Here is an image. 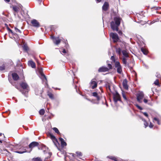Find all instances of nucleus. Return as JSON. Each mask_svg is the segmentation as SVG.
Wrapping results in <instances>:
<instances>
[{
    "label": "nucleus",
    "instance_id": "1",
    "mask_svg": "<svg viewBox=\"0 0 161 161\" xmlns=\"http://www.w3.org/2000/svg\"><path fill=\"white\" fill-rule=\"evenodd\" d=\"M116 51L119 56L121 55L122 54L124 56L122 59L123 64L125 66L129 67V64L127 62V58L129 57L128 53L127 51L125 50H122L120 48H118L116 49Z\"/></svg>",
    "mask_w": 161,
    "mask_h": 161
},
{
    "label": "nucleus",
    "instance_id": "2",
    "mask_svg": "<svg viewBox=\"0 0 161 161\" xmlns=\"http://www.w3.org/2000/svg\"><path fill=\"white\" fill-rule=\"evenodd\" d=\"M121 19L119 17H115L114 18L115 22L112 21L111 23V26L113 31H118V27L120 23Z\"/></svg>",
    "mask_w": 161,
    "mask_h": 161
},
{
    "label": "nucleus",
    "instance_id": "3",
    "mask_svg": "<svg viewBox=\"0 0 161 161\" xmlns=\"http://www.w3.org/2000/svg\"><path fill=\"white\" fill-rule=\"evenodd\" d=\"M38 145V142H34L31 143L29 145V147L31 149L29 152L27 151L26 149L25 148V147H23V149H22V151H15L14 152L20 154L23 153L27 152L30 153L31 151L33 148L37 146Z\"/></svg>",
    "mask_w": 161,
    "mask_h": 161
},
{
    "label": "nucleus",
    "instance_id": "4",
    "mask_svg": "<svg viewBox=\"0 0 161 161\" xmlns=\"http://www.w3.org/2000/svg\"><path fill=\"white\" fill-rule=\"evenodd\" d=\"M114 64L115 67L116 68L117 73L121 74L122 72V69L120 63L119 62L116 61Z\"/></svg>",
    "mask_w": 161,
    "mask_h": 161
},
{
    "label": "nucleus",
    "instance_id": "5",
    "mask_svg": "<svg viewBox=\"0 0 161 161\" xmlns=\"http://www.w3.org/2000/svg\"><path fill=\"white\" fill-rule=\"evenodd\" d=\"M22 6L20 4L13 6L12 8L14 11V14L15 16L16 15V13H18L19 11L22 9Z\"/></svg>",
    "mask_w": 161,
    "mask_h": 161
},
{
    "label": "nucleus",
    "instance_id": "6",
    "mask_svg": "<svg viewBox=\"0 0 161 161\" xmlns=\"http://www.w3.org/2000/svg\"><path fill=\"white\" fill-rule=\"evenodd\" d=\"M110 35L113 40L114 42H116L119 40L118 36L116 33H110Z\"/></svg>",
    "mask_w": 161,
    "mask_h": 161
},
{
    "label": "nucleus",
    "instance_id": "7",
    "mask_svg": "<svg viewBox=\"0 0 161 161\" xmlns=\"http://www.w3.org/2000/svg\"><path fill=\"white\" fill-rule=\"evenodd\" d=\"M144 97V95L143 92H141L138 93L137 95V100L140 103L142 102V100Z\"/></svg>",
    "mask_w": 161,
    "mask_h": 161
},
{
    "label": "nucleus",
    "instance_id": "8",
    "mask_svg": "<svg viewBox=\"0 0 161 161\" xmlns=\"http://www.w3.org/2000/svg\"><path fill=\"white\" fill-rule=\"evenodd\" d=\"M50 136L55 145L58 148V146L59 145V144L57 140L56 139L55 136L51 134L50 135Z\"/></svg>",
    "mask_w": 161,
    "mask_h": 161
},
{
    "label": "nucleus",
    "instance_id": "9",
    "mask_svg": "<svg viewBox=\"0 0 161 161\" xmlns=\"http://www.w3.org/2000/svg\"><path fill=\"white\" fill-rule=\"evenodd\" d=\"M113 97L115 103H116L118 101H120V95L117 92H116L114 94Z\"/></svg>",
    "mask_w": 161,
    "mask_h": 161
},
{
    "label": "nucleus",
    "instance_id": "10",
    "mask_svg": "<svg viewBox=\"0 0 161 161\" xmlns=\"http://www.w3.org/2000/svg\"><path fill=\"white\" fill-rule=\"evenodd\" d=\"M97 86V83L96 82L95 79H92L90 83V86L92 88L94 89Z\"/></svg>",
    "mask_w": 161,
    "mask_h": 161
},
{
    "label": "nucleus",
    "instance_id": "11",
    "mask_svg": "<svg viewBox=\"0 0 161 161\" xmlns=\"http://www.w3.org/2000/svg\"><path fill=\"white\" fill-rule=\"evenodd\" d=\"M51 38L53 40V43L56 45L58 44L61 42V40L58 37H54L52 36L51 37Z\"/></svg>",
    "mask_w": 161,
    "mask_h": 161
},
{
    "label": "nucleus",
    "instance_id": "12",
    "mask_svg": "<svg viewBox=\"0 0 161 161\" xmlns=\"http://www.w3.org/2000/svg\"><path fill=\"white\" fill-rule=\"evenodd\" d=\"M31 23L33 26L35 27H39L40 26L39 23L35 19L32 20L31 21Z\"/></svg>",
    "mask_w": 161,
    "mask_h": 161
},
{
    "label": "nucleus",
    "instance_id": "13",
    "mask_svg": "<svg viewBox=\"0 0 161 161\" xmlns=\"http://www.w3.org/2000/svg\"><path fill=\"white\" fill-rule=\"evenodd\" d=\"M21 87L23 89H25L28 92V86L27 84L25 82H22L20 84Z\"/></svg>",
    "mask_w": 161,
    "mask_h": 161
},
{
    "label": "nucleus",
    "instance_id": "14",
    "mask_svg": "<svg viewBox=\"0 0 161 161\" xmlns=\"http://www.w3.org/2000/svg\"><path fill=\"white\" fill-rule=\"evenodd\" d=\"M122 84L124 88L126 90H128V86L127 85V81L126 79H125L123 80Z\"/></svg>",
    "mask_w": 161,
    "mask_h": 161
},
{
    "label": "nucleus",
    "instance_id": "15",
    "mask_svg": "<svg viewBox=\"0 0 161 161\" xmlns=\"http://www.w3.org/2000/svg\"><path fill=\"white\" fill-rule=\"evenodd\" d=\"M108 68L104 66H102L98 70L99 72H105L108 71Z\"/></svg>",
    "mask_w": 161,
    "mask_h": 161
},
{
    "label": "nucleus",
    "instance_id": "16",
    "mask_svg": "<svg viewBox=\"0 0 161 161\" xmlns=\"http://www.w3.org/2000/svg\"><path fill=\"white\" fill-rule=\"evenodd\" d=\"M12 76L14 80H18L19 78V77L18 75L15 73H14L12 74Z\"/></svg>",
    "mask_w": 161,
    "mask_h": 161
},
{
    "label": "nucleus",
    "instance_id": "17",
    "mask_svg": "<svg viewBox=\"0 0 161 161\" xmlns=\"http://www.w3.org/2000/svg\"><path fill=\"white\" fill-rule=\"evenodd\" d=\"M108 7V3L105 2L103 6V9L104 10L106 11L107 10Z\"/></svg>",
    "mask_w": 161,
    "mask_h": 161
},
{
    "label": "nucleus",
    "instance_id": "18",
    "mask_svg": "<svg viewBox=\"0 0 161 161\" xmlns=\"http://www.w3.org/2000/svg\"><path fill=\"white\" fill-rule=\"evenodd\" d=\"M28 65L31 66L32 68H35L36 65L34 62L32 61H29L28 62Z\"/></svg>",
    "mask_w": 161,
    "mask_h": 161
},
{
    "label": "nucleus",
    "instance_id": "19",
    "mask_svg": "<svg viewBox=\"0 0 161 161\" xmlns=\"http://www.w3.org/2000/svg\"><path fill=\"white\" fill-rule=\"evenodd\" d=\"M59 139L61 141L62 147H64L67 145L66 143L64 141V140L62 138H60Z\"/></svg>",
    "mask_w": 161,
    "mask_h": 161
},
{
    "label": "nucleus",
    "instance_id": "20",
    "mask_svg": "<svg viewBox=\"0 0 161 161\" xmlns=\"http://www.w3.org/2000/svg\"><path fill=\"white\" fill-rule=\"evenodd\" d=\"M141 51L145 55H147V50H145L144 48H142L141 49Z\"/></svg>",
    "mask_w": 161,
    "mask_h": 161
},
{
    "label": "nucleus",
    "instance_id": "21",
    "mask_svg": "<svg viewBox=\"0 0 161 161\" xmlns=\"http://www.w3.org/2000/svg\"><path fill=\"white\" fill-rule=\"evenodd\" d=\"M92 94L93 96L96 97L97 99L98 100L99 99V97L98 96V94L96 92H93Z\"/></svg>",
    "mask_w": 161,
    "mask_h": 161
},
{
    "label": "nucleus",
    "instance_id": "22",
    "mask_svg": "<svg viewBox=\"0 0 161 161\" xmlns=\"http://www.w3.org/2000/svg\"><path fill=\"white\" fill-rule=\"evenodd\" d=\"M52 153L51 152H48L47 153V157L45 158V160H46L47 159H48L52 155Z\"/></svg>",
    "mask_w": 161,
    "mask_h": 161
},
{
    "label": "nucleus",
    "instance_id": "23",
    "mask_svg": "<svg viewBox=\"0 0 161 161\" xmlns=\"http://www.w3.org/2000/svg\"><path fill=\"white\" fill-rule=\"evenodd\" d=\"M39 114L41 115H43L45 113V110L44 109H41L39 112Z\"/></svg>",
    "mask_w": 161,
    "mask_h": 161
},
{
    "label": "nucleus",
    "instance_id": "24",
    "mask_svg": "<svg viewBox=\"0 0 161 161\" xmlns=\"http://www.w3.org/2000/svg\"><path fill=\"white\" fill-rule=\"evenodd\" d=\"M107 63L108 64V67L109 70V69H112V65L111 64H109V61H107Z\"/></svg>",
    "mask_w": 161,
    "mask_h": 161
},
{
    "label": "nucleus",
    "instance_id": "25",
    "mask_svg": "<svg viewBox=\"0 0 161 161\" xmlns=\"http://www.w3.org/2000/svg\"><path fill=\"white\" fill-rule=\"evenodd\" d=\"M33 160L35 161H42V160L40 158L37 157L36 158H34Z\"/></svg>",
    "mask_w": 161,
    "mask_h": 161
},
{
    "label": "nucleus",
    "instance_id": "26",
    "mask_svg": "<svg viewBox=\"0 0 161 161\" xmlns=\"http://www.w3.org/2000/svg\"><path fill=\"white\" fill-rule=\"evenodd\" d=\"M107 89L110 92L111 91L110 89V86L108 84H107L106 85Z\"/></svg>",
    "mask_w": 161,
    "mask_h": 161
},
{
    "label": "nucleus",
    "instance_id": "27",
    "mask_svg": "<svg viewBox=\"0 0 161 161\" xmlns=\"http://www.w3.org/2000/svg\"><path fill=\"white\" fill-rule=\"evenodd\" d=\"M53 129L57 134H59L60 133L58 129L57 128L54 127Z\"/></svg>",
    "mask_w": 161,
    "mask_h": 161
},
{
    "label": "nucleus",
    "instance_id": "28",
    "mask_svg": "<svg viewBox=\"0 0 161 161\" xmlns=\"http://www.w3.org/2000/svg\"><path fill=\"white\" fill-rule=\"evenodd\" d=\"M143 120L144 121V124L145 125V127L146 128L148 126V124L144 119H143Z\"/></svg>",
    "mask_w": 161,
    "mask_h": 161
},
{
    "label": "nucleus",
    "instance_id": "29",
    "mask_svg": "<svg viewBox=\"0 0 161 161\" xmlns=\"http://www.w3.org/2000/svg\"><path fill=\"white\" fill-rule=\"evenodd\" d=\"M155 121H156L158 124L160 125L159 120L158 119L156 118H154L153 119V121L154 122Z\"/></svg>",
    "mask_w": 161,
    "mask_h": 161
},
{
    "label": "nucleus",
    "instance_id": "30",
    "mask_svg": "<svg viewBox=\"0 0 161 161\" xmlns=\"http://www.w3.org/2000/svg\"><path fill=\"white\" fill-rule=\"evenodd\" d=\"M76 154H77V156L78 157L81 156L82 155V153L80 152H77L76 153Z\"/></svg>",
    "mask_w": 161,
    "mask_h": 161
},
{
    "label": "nucleus",
    "instance_id": "31",
    "mask_svg": "<svg viewBox=\"0 0 161 161\" xmlns=\"http://www.w3.org/2000/svg\"><path fill=\"white\" fill-rule=\"evenodd\" d=\"M42 75L43 76V82L45 81V83H47V79L44 74Z\"/></svg>",
    "mask_w": 161,
    "mask_h": 161
},
{
    "label": "nucleus",
    "instance_id": "32",
    "mask_svg": "<svg viewBox=\"0 0 161 161\" xmlns=\"http://www.w3.org/2000/svg\"><path fill=\"white\" fill-rule=\"evenodd\" d=\"M5 25L7 27V29H8V31L12 33H13V31H12L8 27V25L6 24H5Z\"/></svg>",
    "mask_w": 161,
    "mask_h": 161
},
{
    "label": "nucleus",
    "instance_id": "33",
    "mask_svg": "<svg viewBox=\"0 0 161 161\" xmlns=\"http://www.w3.org/2000/svg\"><path fill=\"white\" fill-rule=\"evenodd\" d=\"M122 95L123 97L124 98V99L125 100H127V99L126 97V96H125V93L123 92H122Z\"/></svg>",
    "mask_w": 161,
    "mask_h": 161
},
{
    "label": "nucleus",
    "instance_id": "34",
    "mask_svg": "<svg viewBox=\"0 0 161 161\" xmlns=\"http://www.w3.org/2000/svg\"><path fill=\"white\" fill-rule=\"evenodd\" d=\"M154 84L157 86L159 85V80H156L154 82Z\"/></svg>",
    "mask_w": 161,
    "mask_h": 161
},
{
    "label": "nucleus",
    "instance_id": "35",
    "mask_svg": "<svg viewBox=\"0 0 161 161\" xmlns=\"http://www.w3.org/2000/svg\"><path fill=\"white\" fill-rule=\"evenodd\" d=\"M23 48L24 49L25 51H27L28 49V47L25 45H24Z\"/></svg>",
    "mask_w": 161,
    "mask_h": 161
},
{
    "label": "nucleus",
    "instance_id": "36",
    "mask_svg": "<svg viewBox=\"0 0 161 161\" xmlns=\"http://www.w3.org/2000/svg\"><path fill=\"white\" fill-rule=\"evenodd\" d=\"M111 59L112 61L113 62H114V64L116 61H115V58L114 56H112L111 57Z\"/></svg>",
    "mask_w": 161,
    "mask_h": 161
},
{
    "label": "nucleus",
    "instance_id": "37",
    "mask_svg": "<svg viewBox=\"0 0 161 161\" xmlns=\"http://www.w3.org/2000/svg\"><path fill=\"white\" fill-rule=\"evenodd\" d=\"M14 29H15V31L16 32H19L20 33H21V31L19 30V29L15 27L14 28Z\"/></svg>",
    "mask_w": 161,
    "mask_h": 161
},
{
    "label": "nucleus",
    "instance_id": "38",
    "mask_svg": "<svg viewBox=\"0 0 161 161\" xmlns=\"http://www.w3.org/2000/svg\"><path fill=\"white\" fill-rule=\"evenodd\" d=\"M5 69V67L4 65L0 66V70L2 71Z\"/></svg>",
    "mask_w": 161,
    "mask_h": 161
},
{
    "label": "nucleus",
    "instance_id": "39",
    "mask_svg": "<svg viewBox=\"0 0 161 161\" xmlns=\"http://www.w3.org/2000/svg\"><path fill=\"white\" fill-rule=\"evenodd\" d=\"M48 96L50 98H53V95L51 93H49L48 94Z\"/></svg>",
    "mask_w": 161,
    "mask_h": 161
},
{
    "label": "nucleus",
    "instance_id": "40",
    "mask_svg": "<svg viewBox=\"0 0 161 161\" xmlns=\"http://www.w3.org/2000/svg\"><path fill=\"white\" fill-rule=\"evenodd\" d=\"M136 106L138 108V109H139L140 110H142L143 109V108L141 107L138 105H136Z\"/></svg>",
    "mask_w": 161,
    "mask_h": 161
},
{
    "label": "nucleus",
    "instance_id": "41",
    "mask_svg": "<svg viewBox=\"0 0 161 161\" xmlns=\"http://www.w3.org/2000/svg\"><path fill=\"white\" fill-rule=\"evenodd\" d=\"M14 148L15 149H20V148H19V145L16 146L14 147Z\"/></svg>",
    "mask_w": 161,
    "mask_h": 161
},
{
    "label": "nucleus",
    "instance_id": "42",
    "mask_svg": "<svg viewBox=\"0 0 161 161\" xmlns=\"http://www.w3.org/2000/svg\"><path fill=\"white\" fill-rule=\"evenodd\" d=\"M60 52H62V53H66V50H65V49H63V51H60Z\"/></svg>",
    "mask_w": 161,
    "mask_h": 161
},
{
    "label": "nucleus",
    "instance_id": "43",
    "mask_svg": "<svg viewBox=\"0 0 161 161\" xmlns=\"http://www.w3.org/2000/svg\"><path fill=\"white\" fill-rule=\"evenodd\" d=\"M143 114H144V115L146 116V117H148V115L146 113V112H144V113H143Z\"/></svg>",
    "mask_w": 161,
    "mask_h": 161
},
{
    "label": "nucleus",
    "instance_id": "44",
    "mask_svg": "<svg viewBox=\"0 0 161 161\" xmlns=\"http://www.w3.org/2000/svg\"><path fill=\"white\" fill-rule=\"evenodd\" d=\"M149 126L150 128H152L153 127V125L151 123H150Z\"/></svg>",
    "mask_w": 161,
    "mask_h": 161
},
{
    "label": "nucleus",
    "instance_id": "45",
    "mask_svg": "<svg viewBox=\"0 0 161 161\" xmlns=\"http://www.w3.org/2000/svg\"><path fill=\"white\" fill-rule=\"evenodd\" d=\"M143 101H144V102L145 103H147V102H148V100H147V99H144Z\"/></svg>",
    "mask_w": 161,
    "mask_h": 161
},
{
    "label": "nucleus",
    "instance_id": "46",
    "mask_svg": "<svg viewBox=\"0 0 161 161\" xmlns=\"http://www.w3.org/2000/svg\"><path fill=\"white\" fill-rule=\"evenodd\" d=\"M118 33L119 35H121L122 34V32L121 31H120L118 32Z\"/></svg>",
    "mask_w": 161,
    "mask_h": 161
},
{
    "label": "nucleus",
    "instance_id": "47",
    "mask_svg": "<svg viewBox=\"0 0 161 161\" xmlns=\"http://www.w3.org/2000/svg\"><path fill=\"white\" fill-rule=\"evenodd\" d=\"M6 2H9L10 1V0H4Z\"/></svg>",
    "mask_w": 161,
    "mask_h": 161
},
{
    "label": "nucleus",
    "instance_id": "48",
    "mask_svg": "<svg viewBox=\"0 0 161 161\" xmlns=\"http://www.w3.org/2000/svg\"><path fill=\"white\" fill-rule=\"evenodd\" d=\"M97 3L99 2H101V0H96Z\"/></svg>",
    "mask_w": 161,
    "mask_h": 161
},
{
    "label": "nucleus",
    "instance_id": "49",
    "mask_svg": "<svg viewBox=\"0 0 161 161\" xmlns=\"http://www.w3.org/2000/svg\"><path fill=\"white\" fill-rule=\"evenodd\" d=\"M75 154H73V156L74 157H75Z\"/></svg>",
    "mask_w": 161,
    "mask_h": 161
},
{
    "label": "nucleus",
    "instance_id": "50",
    "mask_svg": "<svg viewBox=\"0 0 161 161\" xmlns=\"http://www.w3.org/2000/svg\"><path fill=\"white\" fill-rule=\"evenodd\" d=\"M2 135V134L1 133H0V136Z\"/></svg>",
    "mask_w": 161,
    "mask_h": 161
},
{
    "label": "nucleus",
    "instance_id": "51",
    "mask_svg": "<svg viewBox=\"0 0 161 161\" xmlns=\"http://www.w3.org/2000/svg\"><path fill=\"white\" fill-rule=\"evenodd\" d=\"M36 95H38V93H36Z\"/></svg>",
    "mask_w": 161,
    "mask_h": 161
},
{
    "label": "nucleus",
    "instance_id": "52",
    "mask_svg": "<svg viewBox=\"0 0 161 161\" xmlns=\"http://www.w3.org/2000/svg\"><path fill=\"white\" fill-rule=\"evenodd\" d=\"M0 142H2V141L0 140Z\"/></svg>",
    "mask_w": 161,
    "mask_h": 161
}]
</instances>
